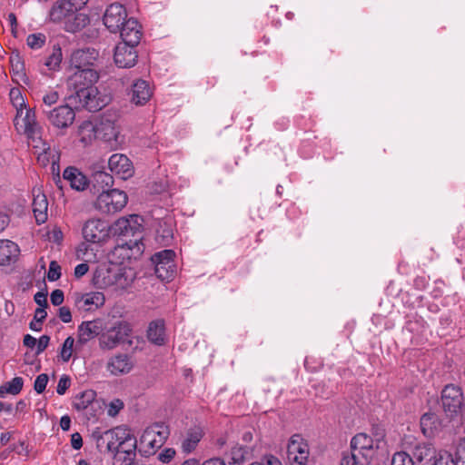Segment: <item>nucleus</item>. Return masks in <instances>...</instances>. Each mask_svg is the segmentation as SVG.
<instances>
[{"label":"nucleus","mask_w":465,"mask_h":465,"mask_svg":"<svg viewBox=\"0 0 465 465\" xmlns=\"http://www.w3.org/2000/svg\"><path fill=\"white\" fill-rule=\"evenodd\" d=\"M49 19L54 24L63 25L69 33H76L90 23L86 14L74 11L68 0H56L49 10Z\"/></svg>","instance_id":"f257e3e1"},{"label":"nucleus","mask_w":465,"mask_h":465,"mask_svg":"<svg viewBox=\"0 0 465 465\" xmlns=\"http://www.w3.org/2000/svg\"><path fill=\"white\" fill-rule=\"evenodd\" d=\"M65 100L75 109H85L89 112H97L109 102L106 95H103L94 84L89 88H80L73 93H67Z\"/></svg>","instance_id":"f03ea898"},{"label":"nucleus","mask_w":465,"mask_h":465,"mask_svg":"<svg viewBox=\"0 0 465 465\" xmlns=\"http://www.w3.org/2000/svg\"><path fill=\"white\" fill-rule=\"evenodd\" d=\"M127 201V194L124 191L107 189L99 193L94 207L103 213H115L126 205Z\"/></svg>","instance_id":"7ed1b4c3"},{"label":"nucleus","mask_w":465,"mask_h":465,"mask_svg":"<svg viewBox=\"0 0 465 465\" xmlns=\"http://www.w3.org/2000/svg\"><path fill=\"white\" fill-rule=\"evenodd\" d=\"M441 407L449 418L457 416L463 406V394L461 389L453 384L446 385L441 391Z\"/></svg>","instance_id":"20e7f679"},{"label":"nucleus","mask_w":465,"mask_h":465,"mask_svg":"<svg viewBox=\"0 0 465 465\" xmlns=\"http://www.w3.org/2000/svg\"><path fill=\"white\" fill-rule=\"evenodd\" d=\"M175 252L166 249L154 253L151 260L154 264L156 276L161 280H170L175 273Z\"/></svg>","instance_id":"39448f33"},{"label":"nucleus","mask_w":465,"mask_h":465,"mask_svg":"<svg viewBox=\"0 0 465 465\" xmlns=\"http://www.w3.org/2000/svg\"><path fill=\"white\" fill-rule=\"evenodd\" d=\"M73 107L67 102L66 104L59 105L53 109L44 108L43 112L51 124L57 128H67L74 123L75 118Z\"/></svg>","instance_id":"423d86ee"},{"label":"nucleus","mask_w":465,"mask_h":465,"mask_svg":"<svg viewBox=\"0 0 465 465\" xmlns=\"http://www.w3.org/2000/svg\"><path fill=\"white\" fill-rule=\"evenodd\" d=\"M98 78L97 69L73 70L66 81L67 93H73L80 88H89Z\"/></svg>","instance_id":"0eeeda50"},{"label":"nucleus","mask_w":465,"mask_h":465,"mask_svg":"<svg viewBox=\"0 0 465 465\" xmlns=\"http://www.w3.org/2000/svg\"><path fill=\"white\" fill-rule=\"evenodd\" d=\"M110 225L101 219L88 220L83 227L84 238L93 243H99L109 237Z\"/></svg>","instance_id":"6e6552de"},{"label":"nucleus","mask_w":465,"mask_h":465,"mask_svg":"<svg viewBox=\"0 0 465 465\" xmlns=\"http://www.w3.org/2000/svg\"><path fill=\"white\" fill-rule=\"evenodd\" d=\"M130 332L131 328L129 324L122 322H118L101 335L99 339L100 347L106 350L114 349L119 343L124 342Z\"/></svg>","instance_id":"1a4fd4ad"},{"label":"nucleus","mask_w":465,"mask_h":465,"mask_svg":"<svg viewBox=\"0 0 465 465\" xmlns=\"http://www.w3.org/2000/svg\"><path fill=\"white\" fill-rule=\"evenodd\" d=\"M99 53L94 48L78 49L70 59L72 70L97 69Z\"/></svg>","instance_id":"9d476101"},{"label":"nucleus","mask_w":465,"mask_h":465,"mask_svg":"<svg viewBox=\"0 0 465 465\" xmlns=\"http://www.w3.org/2000/svg\"><path fill=\"white\" fill-rule=\"evenodd\" d=\"M127 13L125 7L119 4L114 3L110 5L104 15V25L112 33H117L120 27L127 20Z\"/></svg>","instance_id":"9b49d317"},{"label":"nucleus","mask_w":465,"mask_h":465,"mask_svg":"<svg viewBox=\"0 0 465 465\" xmlns=\"http://www.w3.org/2000/svg\"><path fill=\"white\" fill-rule=\"evenodd\" d=\"M138 45H131L124 42L119 43L114 48V60L120 68L133 67L137 62V52L135 47Z\"/></svg>","instance_id":"f8f14e48"},{"label":"nucleus","mask_w":465,"mask_h":465,"mask_svg":"<svg viewBox=\"0 0 465 465\" xmlns=\"http://www.w3.org/2000/svg\"><path fill=\"white\" fill-rule=\"evenodd\" d=\"M97 133L102 135L105 141H118L120 126L118 124V115L116 114H104L96 127Z\"/></svg>","instance_id":"ddd939ff"},{"label":"nucleus","mask_w":465,"mask_h":465,"mask_svg":"<svg viewBox=\"0 0 465 465\" xmlns=\"http://www.w3.org/2000/svg\"><path fill=\"white\" fill-rule=\"evenodd\" d=\"M108 166L112 173L126 180L134 174V168L129 158L121 153L113 154L108 160Z\"/></svg>","instance_id":"4468645a"},{"label":"nucleus","mask_w":465,"mask_h":465,"mask_svg":"<svg viewBox=\"0 0 465 465\" xmlns=\"http://www.w3.org/2000/svg\"><path fill=\"white\" fill-rule=\"evenodd\" d=\"M351 449L363 460H370L374 449V440L366 433H358L351 440Z\"/></svg>","instance_id":"2eb2a0df"},{"label":"nucleus","mask_w":465,"mask_h":465,"mask_svg":"<svg viewBox=\"0 0 465 465\" xmlns=\"http://www.w3.org/2000/svg\"><path fill=\"white\" fill-rule=\"evenodd\" d=\"M438 452L430 442L419 443L412 450V459L415 465H433Z\"/></svg>","instance_id":"dca6fc26"},{"label":"nucleus","mask_w":465,"mask_h":465,"mask_svg":"<svg viewBox=\"0 0 465 465\" xmlns=\"http://www.w3.org/2000/svg\"><path fill=\"white\" fill-rule=\"evenodd\" d=\"M141 29L142 27L138 21L134 18H130L123 24L118 32H120V36L123 42L131 45H138L143 35Z\"/></svg>","instance_id":"f3484780"},{"label":"nucleus","mask_w":465,"mask_h":465,"mask_svg":"<svg viewBox=\"0 0 465 465\" xmlns=\"http://www.w3.org/2000/svg\"><path fill=\"white\" fill-rule=\"evenodd\" d=\"M23 122L25 124V132L32 141L33 146L38 148V143H43V140L41 137V127L35 120V111L26 109Z\"/></svg>","instance_id":"a211bd4d"},{"label":"nucleus","mask_w":465,"mask_h":465,"mask_svg":"<svg viewBox=\"0 0 465 465\" xmlns=\"http://www.w3.org/2000/svg\"><path fill=\"white\" fill-rule=\"evenodd\" d=\"M152 89L144 80H137L132 84L130 101L135 105L145 104L152 96Z\"/></svg>","instance_id":"6ab92c4d"},{"label":"nucleus","mask_w":465,"mask_h":465,"mask_svg":"<svg viewBox=\"0 0 465 465\" xmlns=\"http://www.w3.org/2000/svg\"><path fill=\"white\" fill-rule=\"evenodd\" d=\"M101 331L102 326L99 320L83 322L78 326L77 342L84 345L92 339L100 335Z\"/></svg>","instance_id":"aec40b11"},{"label":"nucleus","mask_w":465,"mask_h":465,"mask_svg":"<svg viewBox=\"0 0 465 465\" xmlns=\"http://www.w3.org/2000/svg\"><path fill=\"white\" fill-rule=\"evenodd\" d=\"M133 368V362L127 354H118L112 357L107 363V370L113 375L128 373Z\"/></svg>","instance_id":"412c9836"},{"label":"nucleus","mask_w":465,"mask_h":465,"mask_svg":"<svg viewBox=\"0 0 465 465\" xmlns=\"http://www.w3.org/2000/svg\"><path fill=\"white\" fill-rule=\"evenodd\" d=\"M420 429L426 437H433L441 429L439 416L431 411L424 413L420 418Z\"/></svg>","instance_id":"4be33fe9"},{"label":"nucleus","mask_w":465,"mask_h":465,"mask_svg":"<svg viewBox=\"0 0 465 465\" xmlns=\"http://www.w3.org/2000/svg\"><path fill=\"white\" fill-rule=\"evenodd\" d=\"M63 179L67 181L70 186L76 191H83L88 185L86 176L77 168L69 166L63 173Z\"/></svg>","instance_id":"5701e85b"},{"label":"nucleus","mask_w":465,"mask_h":465,"mask_svg":"<svg viewBox=\"0 0 465 465\" xmlns=\"http://www.w3.org/2000/svg\"><path fill=\"white\" fill-rule=\"evenodd\" d=\"M18 245L9 240H0V265L15 262L19 255Z\"/></svg>","instance_id":"b1692460"},{"label":"nucleus","mask_w":465,"mask_h":465,"mask_svg":"<svg viewBox=\"0 0 465 465\" xmlns=\"http://www.w3.org/2000/svg\"><path fill=\"white\" fill-rule=\"evenodd\" d=\"M92 437L96 441V447L101 450V441H106V449L111 452H119V447H117V433L116 429H112L100 433L99 431H94Z\"/></svg>","instance_id":"393cba45"},{"label":"nucleus","mask_w":465,"mask_h":465,"mask_svg":"<svg viewBox=\"0 0 465 465\" xmlns=\"http://www.w3.org/2000/svg\"><path fill=\"white\" fill-rule=\"evenodd\" d=\"M148 340L155 345H163L166 342L164 321L158 319L150 322L147 330Z\"/></svg>","instance_id":"a878e982"},{"label":"nucleus","mask_w":465,"mask_h":465,"mask_svg":"<svg viewBox=\"0 0 465 465\" xmlns=\"http://www.w3.org/2000/svg\"><path fill=\"white\" fill-rule=\"evenodd\" d=\"M288 457H308L309 447L301 435L295 434L292 436L287 445Z\"/></svg>","instance_id":"bb28decb"},{"label":"nucleus","mask_w":465,"mask_h":465,"mask_svg":"<svg viewBox=\"0 0 465 465\" xmlns=\"http://www.w3.org/2000/svg\"><path fill=\"white\" fill-rule=\"evenodd\" d=\"M170 435L169 427L163 422H155L148 427L143 432V439H149L153 436L158 440V443L163 444Z\"/></svg>","instance_id":"cd10ccee"},{"label":"nucleus","mask_w":465,"mask_h":465,"mask_svg":"<svg viewBox=\"0 0 465 465\" xmlns=\"http://www.w3.org/2000/svg\"><path fill=\"white\" fill-rule=\"evenodd\" d=\"M33 213L38 224L44 223L47 220L48 203L45 195L39 194L33 200Z\"/></svg>","instance_id":"c85d7f7f"},{"label":"nucleus","mask_w":465,"mask_h":465,"mask_svg":"<svg viewBox=\"0 0 465 465\" xmlns=\"http://www.w3.org/2000/svg\"><path fill=\"white\" fill-rule=\"evenodd\" d=\"M92 183L93 187L97 189V193H100V190L103 192L114 185V177L104 171H95L93 174Z\"/></svg>","instance_id":"c756f323"},{"label":"nucleus","mask_w":465,"mask_h":465,"mask_svg":"<svg viewBox=\"0 0 465 465\" xmlns=\"http://www.w3.org/2000/svg\"><path fill=\"white\" fill-rule=\"evenodd\" d=\"M173 235L172 222L170 220H161L156 228V237L163 245L170 244Z\"/></svg>","instance_id":"7c9ffc66"},{"label":"nucleus","mask_w":465,"mask_h":465,"mask_svg":"<svg viewBox=\"0 0 465 465\" xmlns=\"http://www.w3.org/2000/svg\"><path fill=\"white\" fill-rule=\"evenodd\" d=\"M137 440L135 436L129 438L124 445L119 446V451L126 454L123 463L124 465H133L136 457Z\"/></svg>","instance_id":"2f4dec72"},{"label":"nucleus","mask_w":465,"mask_h":465,"mask_svg":"<svg viewBox=\"0 0 465 465\" xmlns=\"http://www.w3.org/2000/svg\"><path fill=\"white\" fill-rule=\"evenodd\" d=\"M96 393L93 390H87L81 392L74 398V408L77 411L85 410L95 399Z\"/></svg>","instance_id":"473e14b6"},{"label":"nucleus","mask_w":465,"mask_h":465,"mask_svg":"<svg viewBox=\"0 0 465 465\" xmlns=\"http://www.w3.org/2000/svg\"><path fill=\"white\" fill-rule=\"evenodd\" d=\"M202 439V432L198 430H191L187 433L186 438L182 442V450L184 453L189 454L195 450Z\"/></svg>","instance_id":"72a5a7b5"},{"label":"nucleus","mask_w":465,"mask_h":465,"mask_svg":"<svg viewBox=\"0 0 465 465\" xmlns=\"http://www.w3.org/2000/svg\"><path fill=\"white\" fill-rule=\"evenodd\" d=\"M81 301L84 302V306H88L85 308L86 310H92V306L94 308H99L104 303V295L100 292H89L85 293L82 296Z\"/></svg>","instance_id":"f704fd0d"},{"label":"nucleus","mask_w":465,"mask_h":465,"mask_svg":"<svg viewBox=\"0 0 465 465\" xmlns=\"http://www.w3.org/2000/svg\"><path fill=\"white\" fill-rule=\"evenodd\" d=\"M24 381L21 377H15L12 381L0 387V397H5L6 393L13 395L18 394L23 389Z\"/></svg>","instance_id":"c9c22d12"},{"label":"nucleus","mask_w":465,"mask_h":465,"mask_svg":"<svg viewBox=\"0 0 465 465\" xmlns=\"http://www.w3.org/2000/svg\"><path fill=\"white\" fill-rule=\"evenodd\" d=\"M62 50L59 45H54L52 53L45 62V65L50 70H56L62 62Z\"/></svg>","instance_id":"e433bc0d"},{"label":"nucleus","mask_w":465,"mask_h":465,"mask_svg":"<svg viewBox=\"0 0 465 465\" xmlns=\"http://www.w3.org/2000/svg\"><path fill=\"white\" fill-rule=\"evenodd\" d=\"M370 460H363L355 451H344L340 465H368Z\"/></svg>","instance_id":"4c0bfd02"},{"label":"nucleus","mask_w":465,"mask_h":465,"mask_svg":"<svg viewBox=\"0 0 465 465\" xmlns=\"http://www.w3.org/2000/svg\"><path fill=\"white\" fill-rule=\"evenodd\" d=\"M74 343V339L73 337L69 336L64 340V341L62 345L60 355H61L62 360L64 362H67L72 356Z\"/></svg>","instance_id":"58836bf2"},{"label":"nucleus","mask_w":465,"mask_h":465,"mask_svg":"<svg viewBox=\"0 0 465 465\" xmlns=\"http://www.w3.org/2000/svg\"><path fill=\"white\" fill-rule=\"evenodd\" d=\"M46 41V37L44 34H32L27 36L26 43L32 49L41 48Z\"/></svg>","instance_id":"ea45409f"},{"label":"nucleus","mask_w":465,"mask_h":465,"mask_svg":"<svg viewBox=\"0 0 465 465\" xmlns=\"http://www.w3.org/2000/svg\"><path fill=\"white\" fill-rule=\"evenodd\" d=\"M391 465H415V462L411 456L404 451H401L393 455Z\"/></svg>","instance_id":"a19ab883"},{"label":"nucleus","mask_w":465,"mask_h":465,"mask_svg":"<svg viewBox=\"0 0 465 465\" xmlns=\"http://www.w3.org/2000/svg\"><path fill=\"white\" fill-rule=\"evenodd\" d=\"M433 465H459V463L448 451H439Z\"/></svg>","instance_id":"79ce46f5"},{"label":"nucleus","mask_w":465,"mask_h":465,"mask_svg":"<svg viewBox=\"0 0 465 465\" xmlns=\"http://www.w3.org/2000/svg\"><path fill=\"white\" fill-rule=\"evenodd\" d=\"M248 449L242 446H235L232 449V460L235 465H240L248 454Z\"/></svg>","instance_id":"37998d69"},{"label":"nucleus","mask_w":465,"mask_h":465,"mask_svg":"<svg viewBox=\"0 0 465 465\" xmlns=\"http://www.w3.org/2000/svg\"><path fill=\"white\" fill-rule=\"evenodd\" d=\"M141 443H146L149 450H145L143 452L145 455H150L154 453L156 449L161 448L163 444L158 443V440L153 436H149V439L144 440L143 434L141 437Z\"/></svg>","instance_id":"c03bdc74"},{"label":"nucleus","mask_w":465,"mask_h":465,"mask_svg":"<svg viewBox=\"0 0 465 465\" xmlns=\"http://www.w3.org/2000/svg\"><path fill=\"white\" fill-rule=\"evenodd\" d=\"M117 433V447L124 445L129 438H133L134 435L131 433V430L126 427H116Z\"/></svg>","instance_id":"a18cd8bd"},{"label":"nucleus","mask_w":465,"mask_h":465,"mask_svg":"<svg viewBox=\"0 0 465 465\" xmlns=\"http://www.w3.org/2000/svg\"><path fill=\"white\" fill-rule=\"evenodd\" d=\"M61 277V267L57 262L52 261L49 264L47 278L50 282L57 281Z\"/></svg>","instance_id":"49530a36"},{"label":"nucleus","mask_w":465,"mask_h":465,"mask_svg":"<svg viewBox=\"0 0 465 465\" xmlns=\"http://www.w3.org/2000/svg\"><path fill=\"white\" fill-rule=\"evenodd\" d=\"M48 375L45 373H42L38 375L35 381L34 389L37 393H42L45 391L46 385L48 383Z\"/></svg>","instance_id":"de8ad7c7"},{"label":"nucleus","mask_w":465,"mask_h":465,"mask_svg":"<svg viewBox=\"0 0 465 465\" xmlns=\"http://www.w3.org/2000/svg\"><path fill=\"white\" fill-rule=\"evenodd\" d=\"M455 460L459 465H465V437L458 443L455 452Z\"/></svg>","instance_id":"09e8293b"},{"label":"nucleus","mask_w":465,"mask_h":465,"mask_svg":"<svg viewBox=\"0 0 465 465\" xmlns=\"http://www.w3.org/2000/svg\"><path fill=\"white\" fill-rule=\"evenodd\" d=\"M371 435L374 441H376V448H379V443L383 440L385 437V430L381 425L374 424L371 428Z\"/></svg>","instance_id":"8fccbe9b"},{"label":"nucleus","mask_w":465,"mask_h":465,"mask_svg":"<svg viewBox=\"0 0 465 465\" xmlns=\"http://www.w3.org/2000/svg\"><path fill=\"white\" fill-rule=\"evenodd\" d=\"M58 99L59 94L56 91H51L43 96V102L46 109H51L50 107L57 103Z\"/></svg>","instance_id":"3c124183"},{"label":"nucleus","mask_w":465,"mask_h":465,"mask_svg":"<svg viewBox=\"0 0 465 465\" xmlns=\"http://www.w3.org/2000/svg\"><path fill=\"white\" fill-rule=\"evenodd\" d=\"M71 385V380L67 375H63L57 384L56 391L59 395H64Z\"/></svg>","instance_id":"603ef678"},{"label":"nucleus","mask_w":465,"mask_h":465,"mask_svg":"<svg viewBox=\"0 0 465 465\" xmlns=\"http://www.w3.org/2000/svg\"><path fill=\"white\" fill-rule=\"evenodd\" d=\"M175 456V450L173 448L164 449L158 455V460L163 463H169Z\"/></svg>","instance_id":"864d4df0"},{"label":"nucleus","mask_w":465,"mask_h":465,"mask_svg":"<svg viewBox=\"0 0 465 465\" xmlns=\"http://www.w3.org/2000/svg\"><path fill=\"white\" fill-rule=\"evenodd\" d=\"M50 299H51V302L53 303V305H54V306L61 305L64 299V292L60 289H56V290L53 291L50 295Z\"/></svg>","instance_id":"5fc2aeb1"},{"label":"nucleus","mask_w":465,"mask_h":465,"mask_svg":"<svg viewBox=\"0 0 465 465\" xmlns=\"http://www.w3.org/2000/svg\"><path fill=\"white\" fill-rule=\"evenodd\" d=\"M58 316L64 323H68L72 321V313L67 306H62L58 309Z\"/></svg>","instance_id":"6e6d98bb"},{"label":"nucleus","mask_w":465,"mask_h":465,"mask_svg":"<svg viewBox=\"0 0 465 465\" xmlns=\"http://www.w3.org/2000/svg\"><path fill=\"white\" fill-rule=\"evenodd\" d=\"M128 227H130V223H129V221L127 219H119L115 224H114V227L113 228L114 232H119V233H124L127 232L128 230Z\"/></svg>","instance_id":"4d7b16f0"},{"label":"nucleus","mask_w":465,"mask_h":465,"mask_svg":"<svg viewBox=\"0 0 465 465\" xmlns=\"http://www.w3.org/2000/svg\"><path fill=\"white\" fill-rule=\"evenodd\" d=\"M127 244L129 245V248L134 251V255H140L143 252L144 245L141 241H134V242L130 241Z\"/></svg>","instance_id":"13d9d810"},{"label":"nucleus","mask_w":465,"mask_h":465,"mask_svg":"<svg viewBox=\"0 0 465 465\" xmlns=\"http://www.w3.org/2000/svg\"><path fill=\"white\" fill-rule=\"evenodd\" d=\"M50 341V337L48 335H43L40 337V339L37 341V350L36 354H40L43 352L48 346Z\"/></svg>","instance_id":"bf43d9fd"},{"label":"nucleus","mask_w":465,"mask_h":465,"mask_svg":"<svg viewBox=\"0 0 465 465\" xmlns=\"http://www.w3.org/2000/svg\"><path fill=\"white\" fill-rule=\"evenodd\" d=\"M260 465H282L281 460L273 455L264 456L260 462Z\"/></svg>","instance_id":"052dcab7"},{"label":"nucleus","mask_w":465,"mask_h":465,"mask_svg":"<svg viewBox=\"0 0 465 465\" xmlns=\"http://www.w3.org/2000/svg\"><path fill=\"white\" fill-rule=\"evenodd\" d=\"M35 302L40 306V307H47V293L43 292H38L35 293Z\"/></svg>","instance_id":"680f3d73"},{"label":"nucleus","mask_w":465,"mask_h":465,"mask_svg":"<svg viewBox=\"0 0 465 465\" xmlns=\"http://www.w3.org/2000/svg\"><path fill=\"white\" fill-rule=\"evenodd\" d=\"M71 445L74 450H80L83 446V439L80 433L75 432L71 436Z\"/></svg>","instance_id":"e2e57ef3"},{"label":"nucleus","mask_w":465,"mask_h":465,"mask_svg":"<svg viewBox=\"0 0 465 465\" xmlns=\"http://www.w3.org/2000/svg\"><path fill=\"white\" fill-rule=\"evenodd\" d=\"M40 144H41V143H38L39 146H40ZM42 144H43V153H41L38 156L37 160L43 165H45L49 162L47 154L50 153V147L46 148L45 147V143L44 141H43Z\"/></svg>","instance_id":"0e129e2a"},{"label":"nucleus","mask_w":465,"mask_h":465,"mask_svg":"<svg viewBox=\"0 0 465 465\" xmlns=\"http://www.w3.org/2000/svg\"><path fill=\"white\" fill-rule=\"evenodd\" d=\"M123 408V402L120 401H116L115 402H112L108 408V414L112 417L118 414L119 411Z\"/></svg>","instance_id":"69168bd1"},{"label":"nucleus","mask_w":465,"mask_h":465,"mask_svg":"<svg viewBox=\"0 0 465 465\" xmlns=\"http://www.w3.org/2000/svg\"><path fill=\"white\" fill-rule=\"evenodd\" d=\"M89 270V266L86 263H80L74 268V276L76 278H81L84 276Z\"/></svg>","instance_id":"338daca9"},{"label":"nucleus","mask_w":465,"mask_h":465,"mask_svg":"<svg viewBox=\"0 0 465 465\" xmlns=\"http://www.w3.org/2000/svg\"><path fill=\"white\" fill-rule=\"evenodd\" d=\"M288 459L291 465H306L308 457L290 456Z\"/></svg>","instance_id":"774afa93"}]
</instances>
